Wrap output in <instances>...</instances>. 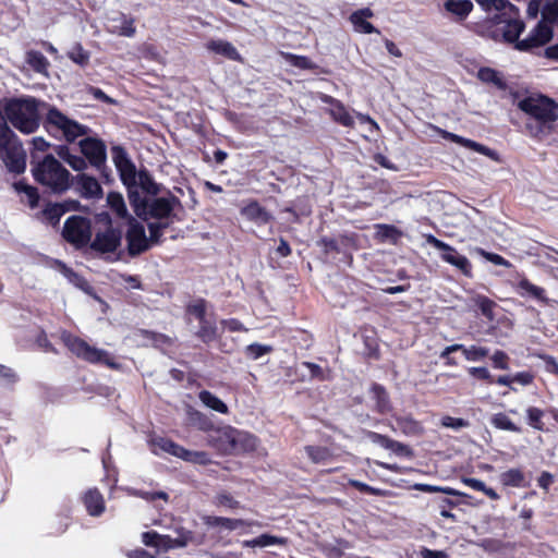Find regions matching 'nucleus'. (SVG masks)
I'll return each instance as SVG.
<instances>
[{"mask_svg": "<svg viewBox=\"0 0 558 558\" xmlns=\"http://www.w3.org/2000/svg\"><path fill=\"white\" fill-rule=\"evenodd\" d=\"M39 102L33 97L10 98L0 107V159L9 172L21 174L26 169V153L8 121L20 132L34 133L40 125Z\"/></svg>", "mask_w": 558, "mask_h": 558, "instance_id": "obj_1", "label": "nucleus"}, {"mask_svg": "<svg viewBox=\"0 0 558 558\" xmlns=\"http://www.w3.org/2000/svg\"><path fill=\"white\" fill-rule=\"evenodd\" d=\"M485 9L489 12L488 28L494 38L501 37L507 43H514L515 49L531 51L542 47L553 38L551 27L539 21L526 38L519 40L524 31L519 9L508 0H486Z\"/></svg>", "mask_w": 558, "mask_h": 558, "instance_id": "obj_2", "label": "nucleus"}, {"mask_svg": "<svg viewBox=\"0 0 558 558\" xmlns=\"http://www.w3.org/2000/svg\"><path fill=\"white\" fill-rule=\"evenodd\" d=\"M518 108L525 113V129L535 137L549 134L550 123L558 120V104L544 95L527 96L518 101Z\"/></svg>", "mask_w": 558, "mask_h": 558, "instance_id": "obj_3", "label": "nucleus"}, {"mask_svg": "<svg viewBox=\"0 0 558 558\" xmlns=\"http://www.w3.org/2000/svg\"><path fill=\"white\" fill-rule=\"evenodd\" d=\"M31 165L33 177L39 184L54 193H62L70 187V172L52 155L37 160V156L31 153Z\"/></svg>", "mask_w": 558, "mask_h": 558, "instance_id": "obj_4", "label": "nucleus"}, {"mask_svg": "<svg viewBox=\"0 0 558 558\" xmlns=\"http://www.w3.org/2000/svg\"><path fill=\"white\" fill-rule=\"evenodd\" d=\"M44 128L56 138H62L68 143H74L78 137L88 135L90 129L77 121L70 119L57 107H50L44 119Z\"/></svg>", "mask_w": 558, "mask_h": 558, "instance_id": "obj_5", "label": "nucleus"}, {"mask_svg": "<svg viewBox=\"0 0 558 558\" xmlns=\"http://www.w3.org/2000/svg\"><path fill=\"white\" fill-rule=\"evenodd\" d=\"M186 313L198 322V328L194 335L203 343L209 344L218 337V327L215 315L208 313L207 302L204 299H197L186 306Z\"/></svg>", "mask_w": 558, "mask_h": 558, "instance_id": "obj_6", "label": "nucleus"}, {"mask_svg": "<svg viewBox=\"0 0 558 558\" xmlns=\"http://www.w3.org/2000/svg\"><path fill=\"white\" fill-rule=\"evenodd\" d=\"M62 340L66 348L78 359L94 364H105L111 368L118 367V364L106 350L92 347L85 340L69 332L62 335Z\"/></svg>", "mask_w": 558, "mask_h": 558, "instance_id": "obj_7", "label": "nucleus"}, {"mask_svg": "<svg viewBox=\"0 0 558 558\" xmlns=\"http://www.w3.org/2000/svg\"><path fill=\"white\" fill-rule=\"evenodd\" d=\"M78 147L87 166L90 165L99 171L105 179H109V169L106 165L107 147L105 143L99 138L86 135L78 142Z\"/></svg>", "mask_w": 558, "mask_h": 558, "instance_id": "obj_8", "label": "nucleus"}, {"mask_svg": "<svg viewBox=\"0 0 558 558\" xmlns=\"http://www.w3.org/2000/svg\"><path fill=\"white\" fill-rule=\"evenodd\" d=\"M62 236L77 250L87 246L92 240L90 220L82 216L69 217L64 222Z\"/></svg>", "mask_w": 558, "mask_h": 558, "instance_id": "obj_9", "label": "nucleus"}, {"mask_svg": "<svg viewBox=\"0 0 558 558\" xmlns=\"http://www.w3.org/2000/svg\"><path fill=\"white\" fill-rule=\"evenodd\" d=\"M425 240L427 244L440 252L442 262L451 265L468 278L473 276L472 264L466 256L460 254L453 246L437 239L433 234H426Z\"/></svg>", "mask_w": 558, "mask_h": 558, "instance_id": "obj_10", "label": "nucleus"}, {"mask_svg": "<svg viewBox=\"0 0 558 558\" xmlns=\"http://www.w3.org/2000/svg\"><path fill=\"white\" fill-rule=\"evenodd\" d=\"M221 439L226 445L225 450L233 454L252 452L257 447L254 435L232 427L222 430Z\"/></svg>", "mask_w": 558, "mask_h": 558, "instance_id": "obj_11", "label": "nucleus"}, {"mask_svg": "<svg viewBox=\"0 0 558 558\" xmlns=\"http://www.w3.org/2000/svg\"><path fill=\"white\" fill-rule=\"evenodd\" d=\"M129 228L125 234L128 243V254L131 257H136L150 247L149 240L146 236L144 226L138 222L134 217H129Z\"/></svg>", "mask_w": 558, "mask_h": 558, "instance_id": "obj_12", "label": "nucleus"}, {"mask_svg": "<svg viewBox=\"0 0 558 558\" xmlns=\"http://www.w3.org/2000/svg\"><path fill=\"white\" fill-rule=\"evenodd\" d=\"M179 205L180 199L170 192L167 196H151L145 209V217L142 219H169L173 216L174 207Z\"/></svg>", "mask_w": 558, "mask_h": 558, "instance_id": "obj_13", "label": "nucleus"}, {"mask_svg": "<svg viewBox=\"0 0 558 558\" xmlns=\"http://www.w3.org/2000/svg\"><path fill=\"white\" fill-rule=\"evenodd\" d=\"M109 227L97 232L89 242V248L99 254L113 253L121 245L122 232L120 229L111 227V219L107 215Z\"/></svg>", "mask_w": 558, "mask_h": 558, "instance_id": "obj_14", "label": "nucleus"}, {"mask_svg": "<svg viewBox=\"0 0 558 558\" xmlns=\"http://www.w3.org/2000/svg\"><path fill=\"white\" fill-rule=\"evenodd\" d=\"M112 161L119 172L120 179L125 186L137 183L138 172L122 146L111 148Z\"/></svg>", "mask_w": 558, "mask_h": 558, "instance_id": "obj_15", "label": "nucleus"}, {"mask_svg": "<svg viewBox=\"0 0 558 558\" xmlns=\"http://www.w3.org/2000/svg\"><path fill=\"white\" fill-rule=\"evenodd\" d=\"M70 178V186L86 199H99L104 195L102 187L95 177H92L83 171Z\"/></svg>", "mask_w": 558, "mask_h": 558, "instance_id": "obj_16", "label": "nucleus"}, {"mask_svg": "<svg viewBox=\"0 0 558 558\" xmlns=\"http://www.w3.org/2000/svg\"><path fill=\"white\" fill-rule=\"evenodd\" d=\"M513 288L518 295L524 299H533L543 304H549L546 290L532 283L527 278L522 277L513 284Z\"/></svg>", "mask_w": 558, "mask_h": 558, "instance_id": "obj_17", "label": "nucleus"}, {"mask_svg": "<svg viewBox=\"0 0 558 558\" xmlns=\"http://www.w3.org/2000/svg\"><path fill=\"white\" fill-rule=\"evenodd\" d=\"M438 132L441 135V137L445 138V140H448V141L453 142L456 144H459V145H461L463 147L472 149V150H474L476 153H480V154H482L484 156L489 157L490 159H494V160L498 159L497 153L494 149H490L487 146H484V145H482V144H480V143H477L475 141L462 137V136H460L458 134H454V133H451V132H448V131H445V130L438 129Z\"/></svg>", "mask_w": 558, "mask_h": 558, "instance_id": "obj_18", "label": "nucleus"}, {"mask_svg": "<svg viewBox=\"0 0 558 558\" xmlns=\"http://www.w3.org/2000/svg\"><path fill=\"white\" fill-rule=\"evenodd\" d=\"M365 438H367L371 442L380 446L381 448L389 449L395 453L402 456L410 452L409 447L400 441L393 440L386 435H381L379 433L363 429L362 430Z\"/></svg>", "mask_w": 558, "mask_h": 558, "instance_id": "obj_19", "label": "nucleus"}, {"mask_svg": "<svg viewBox=\"0 0 558 558\" xmlns=\"http://www.w3.org/2000/svg\"><path fill=\"white\" fill-rule=\"evenodd\" d=\"M241 215L257 226L267 225L274 219V216L257 201H251L242 207Z\"/></svg>", "mask_w": 558, "mask_h": 558, "instance_id": "obj_20", "label": "nucleus"}, {"mask_svg": "<svg viewBox=\"0 0 558 558\" xmlns=\"http://www.w3.org/2000/svg\"><path fill=\"white\" fill-rule=\"evenodd\" d=\"M471 0H444V10L450 14L454 22H463L473 11Z\"/></svg>", "mask_w": 558, "mask_h": 558, "instance_id": "obj_21", "label": "nucleus"}, {"mask_svg": "<svg viewBox=\"0 0 558 558\" xmlns=\"http://www.w3.org/2000/svg\"><path fill=\"white\" fill-rule=\"evenodd\" d=\"M374 16V12L369 8L360 9L354 11L350 15V22L352 23L354 31L361 34H373L379 33V31L369 22L367 19Z\"/></svg>", "mask_w": 558, "mask_h": 558, "instance_id": "obj_22", "label": "nucleus"}, {"mask_svg": "<svg viewBox=\"0 0 558 558\" xmlns=\"http://www.w3.org/2000/svg\"><path fill=\"white\" fill-rule=\"evenodd\" d=\"M324 101L330 105L329 112L336 122L344 126H352L354 124V119L351 117L341 101L335 99L331 96H326Z\"/></svg>", "mask_w": 558, "mask_h": 558, "instance_id": "obj_23", "label": "nucleus"}, {"mask_svg": "<svg viewBox=\"0 0 558 558\" xmlns=\"http://www.w3.org/2000/svg\"><path fill=\"white\" fill-rule=\"evenodd\" d=\"M126 190L130 204L134 209L136 216L140 218L145 217V209L147 207L150 196H148L147 194L143 195L138 189L137 183L126 186Z\"/></svg>", "mask_w": 558, "mask_h": 558, "instance_id": "obj_24", "label": "nucleus"}, {"mask_svg": "<svg viewBox=\"0 0 558 558\" xmlns=\"http://www.w3.org/2000/svg\"><path fill=\"white\" fill-rule=\"evenodd\" d=\"M84 505L89 515L99 517L105 511V500L98 489H88L83 498Z\"/></svg>", "mask_w": 558, "mask_h": 558, "instance_id": "obj_25", "label": "nucleus"}, {"mask_svg": "<svg viewBox=\"0 0 558 558\" xmlns=\"http://www.w3.org/2000/svg\"><path fill=\"white\" fill-rule=\"evenodd\" d=\"M191 539H192L191 531H181V532H179V535L175 538H172L169 535L159 534L157 548L161 549V550H169L172 548H183L189 544V542Z\"/></svg>", "mask_w": 558, "mask_h": 558, "instance_id": "obj_26", "label": "nucleus"}, {"mask_svg": "<svg viewBox=\"0 0 558 558\" xmlns=\"http://www.w3.org/2000/svg\"><path fill=\"white\" fill-rule=\"evenodd\" d=\"M207 50L223 56L230 60H239L240 53L236 48L229 41L222 39H213L206 44Z\"/></svg>", "mask_w": 558, "mask_h": 558, "instance_id": "obj_27", "label": "nucleus"}, {"mask_svg": "<svg viewBox=\"0 0 558 558\" xmlns=\"http://www.w3.org/2000/svg\"><path fill=\"white\" fill-rule=\"evenodd\" d=\"M56 153L74 171H84L87 169V162L85 159L78 155L72 154L66 145L58 146Z\"/></svg>", "mask_w": 558, "mask_h": 558, "instance_id": "obj_28", "label": "nucleus"}, {"mask_svg": "<svg viewBox=\"0 0 558 558\" xmlns=\"http://www.w3.org/2000/svg\"><path fill=\"white\" fill-rule=\"evenodd\" d=\"M373 399L375 400L376 411L380 414L388 413L391 410L388 392L385 387L379 384H373L371 387Z\"/></svg>", "mask_w": 558, "mask_h": 558, "instance_id": "obj_29", "label": "nucleus"}, {"mask_svg": "<svg viewBox=\"0 0 558 558\" xmlns=\"http://www.w3.org/2000/svg\"><path fill=\"white\" fill-rule=\"evenodd\" d=\"M151 446L154 447L153 452L158 453L156 449H160L163 452L170 453L177 458H181L183 448L182 446L175 444L169 438L165 437H155L150 440Z\"/></svg>", "mask_w": 558, "mask_h": 558, "instance_id": "obj_30", "label": "nucleus"}, {"mask_svg": "<svg viewBox=\"0 0 558 558\" xmlns=\"http://www.w3.org/2000/svg\"><path fill=\"white\" fill-rule=\"evenodd\" d=\"M205 523L209 526H220L228 531H234L240 527L248 525L242 519H230L223 517L208 515L205 518Z\"/></svg>", "mask_w": 558, "mask_h": 558, "instance_id": "obj_31", "label": "nucleus"}, {"mask_svg": "<svg viewBox=\"0 0 558 558\" xmlns=\"http://www.w3.org/2000/svg\"><path fill=\"white\" fill-rule=\"evenodd\" d=\"M138 189L142 190L148 196H157L161 187L156 183L147 170H140L137 177Z\"/></svg>", "mask_w": 558, "mask_h": 558, "instance_id": "obj_32", "label": "nucleus"}, {"mask_svg": "<svg viewBox=\"0 0 558 558\" xmlns=\"http://www.w3.org/2000/svg\"><path fill=\"white\" fill-rule=\"evenodd\" d=\"M198 398L205 407L218 413L227 414L229 412L228 405L221 399H219L217 396H215L208 390H202L198 393Z\"/></svg>", "mask_w": 558, "mask_h": 558, "instance_id": "obj_33", "label": "nucleus"}, {"mask_svg": "<svg viewBox=\"0 0 558 558\" xmlns=\"http://www.w3.org/2000/svg\"><path fill=\"white\" fill-rule=\"evenodd\" d=\"M397 427L408 436H416L423 433L420 422L411 416H397L395 418Z\"/></svg>", "mask_w": 558, "mask_h": 558, "instance_id": "obj_34", "label": "nucleus"}, {"mask_svg": "<svg viewBox=\"0 0 558 558\" xmlns=\"http://www.w3.org/2000/svg\"><path fill=\"white\" fill-rule=\"evenodd\" d=\"M107 203L111 210H113L119 218L129 220V217L131 216L128 213V208L122 194L118 192H109L107 195Z\"/></svg>", "mask_w": 558, "mask_h": 558, "instance_id": "obj_35", "label": "nucleus"}, {"mask_svg": "<svg viewBox=\"0 0 558 558\" xmlns=\"http://www.w3.org/2000/svg\"><path fill=\"white\" fill-rule=\"evenodd\" d=\"M349 239L347 236H340V238H322L318 242L320 246H323L324 252L326 254L329 253H344L347 242Z\"/></svg>", "mask_w": 558, "mask_h": 558, "instance_id": "obj_36", "label": "nucleus"}, {"mask_svg": "<svg viewBox=\"0 0 558 558\" xmlns=\"http://www.w3.org/2000/svg\"><path fill=\"white\" fill-rule=\"evenodd\" d=\"M500 483L504 486L509 487H523L525 482V476L520 469H510L500 474Z\"/></svg>", "mask_w": 558, "mask_h": 558, "instance_id": "obj_37", "label": "nucleus"}, {"mask_svg": "<svg viewBox=\"0 0 558 558\" xmlns=\"http://www.w3.org/2000/svg\"><path fill=\"white\" fill-rule=\"evenodd\" d=\"M26 62L37 73H46L49 65L47 58L37 50L26 52Z\"/></svg>", "mask_w": 558, "mask_h": 558, "instance_id": "obj_38", "label": "nucleus"}, {"mask_svg": "<svg viewBox=\"0 0 558 558\" xmlns=\"http://www.w3.org/2000/svg\"><path fill=\"white\" fill-rule=\"evenodd\" d=\"M189 421L192 425L196 426L198 429L207 432L213 429L214 423L213 421L201 411L189 408L187 410Z\"/></svg>", "mask_w": 558, "mask_h": 558, "instance_id": "obj_39", "label": "nucleus"}, {"mask_svg": "<svg viewBox=\"0 0 558 558\" xmlns=\"http://www.w3.org/2000/svg\"><path fill=\"white\" fill-rule=\"evenodd\" d=\"M305 452L313 463H325L331 458V452L327 447L306 446Z\"/></svg>", "mask_w": 558, "mask_h": 558, "instance_id": "obj_40", "label": "nucleus"}, {"mask_svg": "<svg viewBox=\"0 0 558 558\" xmlns=\"http://www.w3.org/2000/svg\"><path fill=\"white\" fill-rule=\"evenodd\" d=\"M490 423L494 427L513 433H521L522 429L515 425L505 413H496L492 416Z\"/></svg>", "mask_w": 558, "mask_h": 558, "instance_id": "obj_41", "label": "nucleus"}, {"mask_svg": "<svg viewBox=\"0 0 558 558\" xmlns=\"http://www.w3.org/2000/svg\"><path fill=\"white\" fill-rule=\"evenodd\" d=\"M473 302L476 305V307L481 311L482 315L485 316L488 319L494 318V307L496 306V303L488 299L485 295H476L473 298Z\"/></svg>", "mask_w": 558, "mask_h": 558, "instance_id": "obj_42", "label": "nucleus"}, {"mask_svg": "<svg viewBox=\"0 0 558 558\" xmlns=\"http://www.w3.org/2000/svg\"><path fill=\"white\" fill-rule=\"evenodd\" d=\"M287 61L298 69L302 70H316L318 69V65L313 62L308 57L305 56H298L293 53H288L286 56Z\"/></svg>", "mask_w": 558, "mask_h": 558, "instance_id": "obj_43", "label": "nucleus"}, {"mask_svg": "<svg viewBox=\"0 0 558 558\" xmlns=\"http://www.w3.org/2000/svg\"><path fill=\"white\" fill-rule=\"evenodd\" d=\"M413 489L421 490L424 493H442L449 496H461L462 494L451 487L435 486L429 484L416 483L413 485Z\"/></svg>", "mask_w": 558, "mask_h": 558, "instance_id": "obj_44", "label": "nucleus"}, {"mask_svg": "<svg viewBox=\"0 0 558 558\" xmlns=\"http://www.w3.org/2000/svg\"><path fill=\"white\" fill-rule=\"evenodd\" d=\"M543 416L544 411L538 408L530 407L526 409L527 424L537 430L544 429Z\"/></svg>", "mask_w": 558, "mask_h": 558, "instance_id": "obj_45", "label": "nucleus"}, {"mask_svg": "<svg viewBox=\"0 0 558 558\" xmlns=\"http://www.w3.org/2000/svg\"><path fill=\"white\" fill-rule=\"evenodd\" d=\"M477 77L484 83H492L497 87H502L504 82L499 73L490 68H481L477 72Z\"/></svg>", "mask_w": 558, "mask_h": 558, "instance_id": "obj_46", "label": "nucleus"}, {"mask_svg": "<svg viewBox=\"0 0 558 558\" xmlns=\"http://www.w3.org/2000/svg\"><path fill=\"white\" fill-rule=\"evenodd\" d=\"M186 462L205 465L210 462L209 456L205 451H191L183 448L181 458Z\"/></svg>", "mask_w": 558, "mask_h": 558, "instance_id": "obj_47", "label": "nucleus"}, {"mask_svg": "<svg viewBox=\"0 0 558 558\" xmlns=\"http://www.w3.org/2000/svg\"><path fill=\"white\" fill-rule=\"evenodd\" d=\"M542 21L546 24L558 21V0L546 2L542 9Z\"/></svg>", "mask_w": 558, "mask_h": 558, "instance_id": "obj_48", "label": "nucleus"}, {"mask_svg": "<svg viewBox=\"0 0 558 558\" xmlns=\"http://www.w3.org/2000/svg\"><path fill=\"white\" fill-rule=\"evenodd\" d=\"M68 57L81 66L86 65L89 61V53L84 50L80 44H75L71 50H69Z\"/></svg>", "mask_w": 558, "mask_h": 558, "instance_id": "obj_49", "label": "nucleus"}, {"mask_svg": "<svg viewBox=\"0 0 558 558\" xmlns=\"http://www.w3.org/2000/svg\"><path fill=\"white\" fill-rule=\"evenodd\" d=\"M271 351L272 348L270 345L252 343L245 348V355L251 360H258Z\"/></svg>", "mask_w": 558, "mask_h": 558, "instance_id": "obj_50", "label": "nucleus"}, {"mask_svg": "<svg viewBox=\"0 0 558 558\" xmlns=\"http://www.w3.org/2000/svg\"><path fill=\"white\" fill-rule=\"evenodd\" d=\"M19 379L20 377L13 368L0 364V385L13 387Z\"/></svg>", "mask_w": 558, "mask_h": 558, "instance_id": "obj_51", "label": "nucleus"}, {"mask_svg": "<svg viewBox=\"0 0 558 558\" xmlns=\"http://www.w3.org/2000/svg\"><path fill=\"white\" fill-rule=\"evenodd\" d=\"M303 367H306L310 371V378L311 379H317L320 381L328 380L329 375L328 371L320 367L318 364L313 362L304 361L301 363Z\"/></svg>", "mask_w": 558, "mask_h": 558, "instance_id": "obj_52", "label": "nucleus"}, {"mask_svg": "<svg viewBox=\"0 0 558 558\" xmlns=\"http://www.w3.org/2000/svg\"><path fill=\"white\" fill-rule=\"evenodd\" d=\"M489 353V350L485 347L471 345L468 350H464V357L470 362H480L484 360Z\"/></svg>", "mask_w": 558, "mask_h": 558, "instance_id": "obj_53", "label": "nucleus"}, {"mask_svg": "<svg viewBox=\"0 0 558 558\" xmlns=\"http://www.w3.org/2000/svg\"><path fill=\"white\" fill-rule=\"evenodd\" d=\"M283 543L284 541L282 538L269 534H262L258 537L254 538L253 541L247 542L248 545L258 547H267Z\"/></svg>", "mask_w": 558, "mask_h": 558, "instance_id": "obj_54", "label": "nucleus"}, {"mask_svg": "<svg viewBox=\"0 0 558 558\" xmlns=\"http://www.w3.org/2000/svg\"><path fill=\"white\" fill-rule=\"evenodd\" d=\"M169 226V222H150L148 223L149 243H159L163 234V230Z\"/></svg>", "mask_w": 558, "mask_h": 558, "instance_id": "obj_55", "label": "nucleus"}, {"mask_svg": "<svg viewBox=\"0 0 558 558\" xmlns=\"http://www.w3.org/2000/svg\"><path fill=\"white\" fill-rule=\"evenodd\" d=\"M441 425L447 428H452L454 430H459L461 428H466L470 426V422L461 418V417H452L446 415L441 418Z\"/></svg>", "mask_w": 558, "mask_h": 558, "instance_id": "obj_56", "label": "nucleus"}, {"mask_svg": "<svg viewBox=\"0 0 558 558\" xmlns=\"http://www.w3.org/2000/svg\"><path fill=\"white\" fill-rule=\"evenodd\" d=\"M476 252L488 262L497 266L510 267L511 263L504 258L501 255L496 253L486 252L485 250L477 247Z\"/></svg>", "mask_w": 558, "mask_h": 558, "instance_id": "obj_57", "label": "nucleus"}, {"mask_svg": "<svg viewBox=\"0 0 558 558\" xmlns=\"http://www.w3.org/2000/svg\"><path fill=\"white\" fill-rule=\"evenodd\" d=\"M508 360L509 357L507 353L501 350H497L492 356L493 366L498 369H509Z\"/></svg>", "mask_w": 558, "mask_h": 558, "instance_id": "obj_58", "label": "nucleus"}, {"mask_svg": "<svg viewBox=\"0 0 558 558\" xmlns=\"http://www.w3.org/2000/svg\"><path fill=\"white\" fill-rule=\"evenodd\" d=\"M15 189L20 192H24L27 195L32 206L36 205L38 197H39L36 187L24 184L22 182H17V183H15Z\"/></svg>", "mask_w": 558, "mask_h": 558, "instance_id": "obj_59", "label": "nucleus"}, {"mask_svg": "<svg viewBox=\"0 0 558 558\" xmlns=\"http://www.w3.org/2000/svg\"><path fill=\"white\" fill-rule=\"evenodd\" d=\"M458 504L449 498H442L439 501L440 515L442 518L454 520V514L449 511L450 508L456 507Z\"/></svg>", "mask_w": 558, "mask_h": 558, "instance_id": "obj_60", "label": "nucleus"}, {"mask_svg": "<svg viewBox=\"0 0 558 558\" xmlns=\"http://www.w3.org/2000/svg\"><path fill=\"white\" fill-rule=\"evenodd\" d=\"M349 484L362 493H366L374 496L380 495V489L369 486L368 484L360 482L357 480H350Z\"/></svg>", "mask_w": 558, "mask_h": 558, "instance_id": "obj_61", "label": "nucleus"}, {"mask_svg": "<svg viewBox=\"0 0 558 558\" xmlns=\"http://www.w3.org/2000/svg\"><path fill=\"white\" fill-rule=\"evenodd\" d=\"M63 210L59 205H53L44 210L46 218L52 223L57 225L60 221Z\"/></svg>", "mask_w": 558, "mask_h": 558, "instance_id": "obj_62", "label": "nucleus"}, {"mask_svg": "<svg viewBox=\"0 0 558 558\" xmlns=\"http://www.w3.org/2000/svg\"><path fill=\"white\" fill-rule=\"evenodd\" d=\"M216 500L219 506H223L230 509H235L240 507V502L235 500L230 494L227 493L219 494L216 497Z\"/></svg>", "mask_w": 558, "mask_h": 558, "instance_id": "obj_63", "label": "nucleus"}, {"mask_svg": "<svg viewBox=\"0 0 558 558\" xmlns=\"http://www.w3.org/2000/svg\"><path fill=\"white\" fill-rule=\"evenodd\" d=\"M135 34L134 20L128 19L125 15H122V23L120 26V35L125 37H133Z\"/></svg>", "mask_w": 558, "mask_h": 558, "instance_id": "obj_64", "label": "nucleus"}]
</instances>
